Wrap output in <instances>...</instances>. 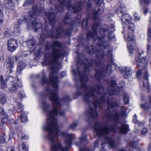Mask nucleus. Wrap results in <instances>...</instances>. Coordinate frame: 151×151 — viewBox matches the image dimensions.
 Wrapping results in <instances>:
<instances>
[{
    "label": "nucleus",
    "instance_id": "obj_53",
    "mask_svg": "<svg viewBox=\"0 0 151 151\" xmlns=\"http://www.w3.org/2000/svg\"><path fill=\"white\" fill-rule=\"evenodd\" d=\"M148 151H151V146L150 145H149Z\"/></svg>",
    "mask_w": 151,
    "mask_h": 151
},
{
    "label": "nucleus",
    "instance_id": "obj_64",
    "mask_svg": "<svg viewBox=\"0 0 151 151\" xmlns=\"http://www.w3.org/2000/svg\"><path fill=\"white\" fill-rule=\"evenodd\" d=\"M24 67H25V65H24Z\"/></svg>",
    "mask_w": 151,
    "mask_h": 151
},
{
    "label": "nucleus",
    "instance_id": "obj_21",
    "mask_svg": "<svg viewBox=\"0 0 151 151\" xmlns=\"http://www.w3.org/2000/svg\"><path fill=\"white\" fill-rule=\"evenodd\" d=\"M102 12L99 9L98 11L94 12L93 14V20L94 22L98 21V15L101 14Z\"/></svg>",
    "mask_w": 151,
    "mask_h": 151
},
{
    "label": "nucleus",
    "instance_id": "obj_13",
    "mask_svg": "<svg viewBox=\"0 0 151 151\" xmlns=\"http://www.w3.org/2000/svg\"><path fill=\"white\" fill-rule=\"evenodd\" d=\"M5 6L7 9L13 10L14 9V4L13 0H4Z\"/></svg>",
    "mask_w": 151,
    "mask_h": 151
},
{
    "label": "nucleus",
    "instance_id": "obj_52",
    "mask_svg": "<svg viewBox=\"0 0 151 151\" xmlns=\"http://www.w3.org/2000/svg\"><path fill=\"white\" fill-rule=\"evenodd\" d=\"M144 10L145 14H146L148 10L147 9V8H144Z\"/></svg>",
    "mask_w": 151,
    "mask_h": 151
},
{
    "label": "nucleus",
    "instance_id": "obj_34",
    "mask_svg": "<svg viewBox=\"0 0 151 151\" xmlns=\"http://www.w3.org/2000/svg\"><path fill=\"white\" fill-rule=\"evenodd\" d=\"M80 151H94V149L93 147H91L88 149L85 147L82 149H81Z\"/></svg>",
    "mask_w": 151,
    "mask_h": 151
},
{
    "label": "nucleus",
    "instance_id": "obj_25",
    "mask_svg": "<svg viewBox=\"0 0 151 151\" xmlns=\"http://www.w3.org/2000/svg\"><path fill=\"white\" fill-rule=\"evenodd\" d=\"M3 8L0 6V24L2 23L4 20V15L2 12Z\"/></svg>",
    "mask_w": 151,
    "mask_h": 151
},
{
    "label": "nucleus",
    "instance_id": "obj_27",
    "mask_svg": "<svg viewBox=\"0 0 151 151\" xmlns=\"http://www.w3.org/2000/svg\"><path fill=\"white\" fill-rule=\"evenodd\" d=\"M21 151H28V148L27 146H26V144L24 143H22L21 145Z\"/></svg>",
    "mask_w": 151,
    "mask_h": 151
},
{
    "label": "nucleus",
    "instance_id": "obj_20",
    "mask_svg": "<svg viewBox=\"0 0 151 151\" xmlns=\"http://www.w3.org/2000/svg\"><path fill=\"white\" fill-rule=\"evenodd\" d=\"M20 117L22 122L23 123H25L27 121V114L26 113L22 112L21 114Z\"/></svg>",
    "mask_w": 151,
    "mask_h": 151
},
{
    "label": "nucleus",
    "instance_id": "obj_40",
    "mask_svg": "<svg viewBox=\"0 0 151 151\" xmlns=\"http://www.w3.org/2000/svg\"><path fill=\"white\" fill-rule=\"evenodd\" d=\"M147 37L148 40H150L151 38V29L150 28L148 29Z\"/></svg>",
    "mask_w": 151,
    "mask_h": 151
},
{
    "label": "nucleus",
    "instance_id": "obj_8",
    "mask_svg": "<svg viewBox=\"0 0 151 151\" xmlns=\"http://www.w3.org/2000/svg\"><path fill=\"white\" fill-rule=\"evenodd\" d=\"M8 50L11 52L14 51L18 47L17 41L15 39H11L8 41Z\"/></svg>",
    "mask_w": 151,
    "mask_h": 151
},
{
    "label": "nucleus",
    "instance_id": "obj_50",
    "mask_svg": "<svg viewBox=\"0 0 151 151\" xmlns=\"http://www.w3.org/2000/svg\"><path fill=\"white\" fill-rule=\"evenodd\" d=\"M60 75L62 78L66 76V73L65 72H63L60 73Z\"/></svg>",
    "mask_w": 151,
    "mask_h": 151
},
{
    "label": "nucleus",
    "instance_id": "obj_56",
    "mask_svg": "<svg viewBox=\"0 0 151 151\" xmlns=\"http://www.w3.org/2000/svg\"><path fill=\"white\" fill-rule=\"evenodd\" d=\"M98 145V144L96 142H95L94 144V147H96Z\"/></svg>",
    "mask_w": 151,
    "mask_h": 151
},
{
    "label": "nucleus",
    "instance_id": "obj_35",
    "mask_svg": "<svg viewBox=\"0 0 151 151\" xmlns=\"http://www.w3.org/2000/svg\"><path fill=\"white\" fill-rule=\"evenodd\" d=\"M148 132V130L146 128H143L141 131V133L142 135H145Z\"/></svg>",
    "mask_w": 151,
    "mask_h": 151
},
{
    "label": "nucleus",
    "instance_id": "obj_38",
    "mask_svg": "<svg viewBox=\"0 0 151 151\" xmlns=\"http://www.w3.org/2000/svg\"><path fill=\"white\" fill-rule=\"evenodd\" d=\"M6 113L4 111L3 109L1 107H0V115H1V116H6Z\"/></svg>",
    "mask_w": 151,
    "mask_h": 151
},
{
    "label": "nucleus",
    "instance_id": "obj_22",
    "mask_svg": "<svg viewBox=\"0 0 151 151\" xmlns=\"http://www.w3.org/2000/svg\"><path fill=\"white\" fill-rule=\"evenodd\" d=\"M36 43V41L34 40H29L26 42V44L29 48H31L34 46Z\"/></svg>",
    "mask_w": 151,
    "mask_h": 151
},
{
    "label": "nucleus",
    "instance_id": "obj_12",
    "mask_svg": "<svg viewBox=\"0 0 151 151\" xmlns=\"http://www.w3.org/2000/svg\"><path fill=\"white\" fill-rule=\"evenodd\" d=\"M144 75V76L143 86L146 88L148 90L150 89V87L148 82V77L149 75L146 69L145 70Z\"/></svg>",
    "mask_w": 151,
    "mask_h": 151
},
{
    "label": "nucleus",
    "instance_id": "obj_33",
    "mask_svg": "<svg viewBox=\"0 0 151 151\" xmlns=\"http://www.w3.org/2000/svg\"><path fill=\"white\" fill-rule=\"evenodd\" d=\"M78 124L76 122H74L72 124L70 125L69 127V128L74 129L75 128L77 127Z\"/></svg>",
    "mask_w": 151,
    "mask_h": 151
},
{
    "label": "nucleus",
    "instance_id": "obj_23",
    "mask_svg": "<svg viewBox=\"0 0 151 151\" xmlns=\"http://www.w3.org/2000/svg\"><path fill=\"white\" fill-rule=\"evenodd\" d=\"M117 9V11L121 13H123L126 11L125 6L124 4H121L119 8Z\"/></svg>",
    "mask_w": 151,
    "mask_h": 151
},
{
    "label": "nucleus",
    "instance_id": "obj_4",
    "mask_svg": "<svg viewBox=\"0 0 151 151\" xmlns=\"http://www.w3.org/2000/svg\"><path fill=\"white\" fill-rule=\"evenodd\" d=\"M21 82L18 79H17L11 76L8 77L6 79V86L11 93L14 92L19 87L21 86Z\"/></svg>",
    "mask_w": 151,
    "mask_h": 151
},
{
    "label": "nucleus",
    "instance_id": "obj_31",
    "mask_svg": "<svg viewBox=\"0 0 151 151\" xmlns=\"http://www.w3.org/2000/svg\"><path fill=\"white\" fill-rule=\"evenodd\" d=\"M0 83L1 85L2 88L4 89L5 87V83L3 79L2 76H0Z\"/></svg>",
    "mask_w": 151,
    "mask_h": 151
},
{
    "label": "nucleus",
    "instance_id": "obj_30",
    "mask_svg": "<svg viewBox=\"0 0 151 151\" xmlns=\"http://www.w3.org/2000/svg\"><path fill=\"white\" fill-rule=\"evenodd\" d=\"M6 137L4 134H1L0 136V142L1 143L5 142Z\"/></svg>",
    "mask_w": 151,
    "mask_h": 151
},
{
    "label": "nucleus",
    "instance_id": "obj_36",
    "mask_svg": "<svg viewBox=\"0 0 151 151\" xmlns=\"http://www.w3.org/2000/svg\"><path fill=\"white\" fill-rule=\"evenodd\" d=\"M73 29L69 28L65 32V35H69L73 32Z\"/></svg>",
    "mask_w": 151,
    "mask_h": 151
},
{
    "label": "nucleus",
    "instance_id": "obj_3",
    "mask_svg": "<svg viewBox=\"0 0 151 151\" xmlns=\"http://www.w3.org/2000/svg\"><path fill=\"white\" fill-rule=\"evenodd\" d=\"M132 18L128 14H123L121 17L122 24L123 25H126L128 27V41L131 43L134 42L133 34L135 28L134 24L131 22Z\"/></svg>",
    "mask_w": 151,
    "mask_h": 151
},
{
    "label": "nucleus",
    "instance_id": "obj_2",
    "mask_svg": "<svg viewBox=\"0 0 151 151\" xmlns=\"http://www.w3.org/2000/svg\"><path fill=\"white\" fill-rule=\"evenodd\" d=\"M38 14L41 16L45 15V20L46 24L45 29H42V32L40 37V40L42 43L44 39L47 37H50L52 38H58L63 33V31L61 26H59L56 30H55V27L53 25L55 22V14L52 12H46L41 10L39 12L38 6L35 5L33 6L32 9L29 12V16L27 17V24L29 27L35 29L37 32L42 26L41 23L36 22L35 16Z\"/></svg>",
    "mask_w": 151,
    "mask_h": 151
},
{
    "label": "nucleus",
    "instance_id": "obj_10",
    "mask_svg": "<svg viewBox=\"0 0 151 151\" xmlns=\"http://www.w3.org/2000/svg\"><path fill=\"white\" fill-rule=\"evenodd\" d=\"M132 70L128 67H125L122 70V72L125 78H127L132 75Z\"/></svg>",
    "mask_w": 151,
    "mask_h": 151
},
{
    "label": "nucleus",
    "instance_id": "obj_26",
    "mask_svg": "<svg viewBox=\"0 0 151 151\" xmlns=\"http://www.w3.org/2000/svg\"><path fill=\"white\" fill-rule=\"evenodd\" d=\"M2 116L3 117V118L1 120L2 123L3 124H6L8 122V117L7 116L6 114V116Z\"/></svg>",
    "mask_w": 151,
    "mask_h": 151
},
{
    "label": "nucleus",
    "instance_id": "obj_49",
    "mask_svg": "<svg viewBox=\"0 0 151 151\" xmlns=\"http://www.w3.org/2000/svg\"><path fill=\"white\" fill-rule=\"evenodd\" d=\"M142 73V72L141 70H138L137 73V77H139L140 76Z\"/></svg>",
    "mask_w": 151,
    "mask_h": 151
},
{
    "label": "nucleus",
    "instance_id": "obj_63",
    "mask_svg": "<svg viewBox=\"0 0 151 151\" xmlns=\"http://www.w3.org/2000/svg\"><path fill=\"white\" fill-rule=\"evenodd\" d=\"M125 35H124V37H125Z\"/></svg>",
    "mask_w": 151,
    "mask_h": 151
},
{
    "label": "nucleus",
    "instance_id": "obj_48",
    "mask_svg": "<svg viewBox=\"0 0 151 151\" xmlns=\"http://www.w3.org/2000/svg\"><path fill=\"white\" fill-rule=\"evenodd\" d=\"M150 47H150V45H147V52L148 53H150L149 51H150Z\"/></svg>",
    "mask_w": 151,
    "mask_h": 151
},
{
    "label": "nucleus",
    "instance_id": "obj_54",
    "mask_svg": "<svg viewBox=\"0 0 151 151\" xmlns=\"http://www.w3.org/2000/svg\"><path fill=\"white\" fill-rule=\"evenodd\" d=\"M72 72H73V73L75 75V76H76V70H73Z\"/></svg>",
    "mask_w": 151,
    "mask_h": 151
},
{
    "label": "nucleus",
    "instance_id": "obj_9",
    "mask_svg": "<svg viewBox=\"0 0 151 151\" xmlns=\"http://www.w3.org/2000/svg\"><path fill=\"white\" fill-rule=\"evenodd\" d=\"M77 19H76L75 21L73 20H72L70 18V15L68 13L65 16L64 19L63 21V23L66 25H69L70 26H73L75 23L77 22Z\"/></svg>",
    "mask_w": 151,
    "mask_h": 151
},
{
    "label": "nucleus",
    "instance_id": "obj_58",
    "mask_svg": "<svg viewBox=\"0 0 151 151\" xmlns=\"http://www.w3.org/2000/svg\"><path fill=\"white\" fill-rule=\"evenodd\" d=\"M119 151H126V150L123 149H120L119 150Z\"/></svg>",
    "mask_w": 151,
    "mask_h": 151
},
{
    "label": "nucleus",
    "instance_id": "obj_59",
    "mask_svg": "<svg viewBox=\"0 0 151 151\" xmlns=\"http://www.w3.org/2000/svg\"><path fill=\"white\" fill-rule=\"evenodd\" d=\"M104 142H103L102 144V147L103 148H104Z\"/></svg>",
    "mask_w": 151,
    "mask_h": 151
},
{
    "label": "nucleus",
    "instance_id": "obj_39",
    "mask_svg": "<svg viewBox=\"0 0 151 151\" xmlns=\"http://www.w3.org/2000/svg\"><path fill=\"white\" fill-rule=\"evenodd\" d=\"M17 106L18 108L21 111L23 112V105L21 103H19L18 104Z\"/></svg>",
    "mask_w": 151,
    "mask_h": 151
},
{
    "label": "nucleus",
    "instance_id": "obj_46",
    "mask_svg": "<svg viewBox=\"0 0 151 151\" xmlns=\"http://www.w3.org/2000/svg\"><path fill=\"white\" fill-rule=\"evenodd\" d=\"M88 24V20L87 19H84L82 22L83 25L86 26Z\"/></svg>",
    "mask_w": 151,
    "mask_h": 151
},
{
    "label": "nucleus",
    "instance_id": "obj_14",
    "mask_svg": "<svg viewBox=\"0 0 151 151\" xmlns=\"http://www.w3.org/2000/svg\"><path fill=\"white\" fill-rule=\"evenodd\" d=\"M65 0H59V6L57 7L56 6V8L58 11H62L64 6L66 5L65 3Z\"/></svg>",
    "mask_w": 151,
    "mask_h": 151
},
{
    "label": "nucleus",
    "instance_id": "obj_29",
    "mask_svg": "<svg viewBox=\"0 0 151 151\" xmlns=\"http://www.w3.org/2000/svg\"><path fill=\"white\" fill-rule=\"evenodd\" d=\"M135 139H134V140L131 142L130 144V146L134 148H137L138 145V142L135 141Z\"/></svg>",
    "mask_w": 151,
    "mask_h": 151
},
{
    "label": "nucleus",
    "instance_id": "obj_37",
    "mask_svg": "<svg viewBox=\"0 0 151 151\" xmlns=\"http://www.w3.org/2000/svg\"><path fill=\"white\" fill-rule=\"evenodd\" d=\"M33 2L32 0H31L30 1H29V0H26L23 6H27V5L32 3Z\"/></svg>",
    "mask_w": 151,
    "mask_h": 151
},
{
    "label": "nucleus",
    "instance_id": "obj_47",
    "mask_svg": "<svg viewBox=\"0 0 151 151\" xmlns=\"http://www.w3.org/2000/svg\"><path fill=\"white\" fill-rule=\"evenodd\" d=\"M58 114L60 116H64L65 115V112L64 111L61 110L59 112Z\"/></svg>",
    "mask_w": 151,
    "mask_h": 151
},
{
    "label": "nucleus",
    "instance_id": "obj_62",
    "mask_svg": "<svg viewBox=\"0 0 151 151\" xmlns=\"http://www.w3.org/2000/svg\"><path fill=\"white\" fill-rule=\"evenodd\" d=\"M134 116H135L136 117V114H134Z\"/></svg>",
    "mask_w": 151,
    "mask_h": 151
},
{
    "label": "nucleus",
    "instance_id": "obj_6",
    "mask_svg": "<svg viewBox=\"0 0 151 151\" xmlns=\"http://www.w3.org/2000/svg\"><path fill=\"white\" fill-rule=\"evenodd\" d=\"M103 67V68H102V67L97 71L96 70V72L95 76V78L96 81H100V80L103 77L104 75L106 74L108 69H110L111 68V66L109 65L104 66ZM96 70L97 69H96Z\"/></svg>",
    "mask_w": 151,
    "mask_h": 151
},
{
    "label": "nucleus",
    "instance_id": "obj_1",
    "mask_svg": "<svg viewBox=\"0 0 151 151\" xmlns=\"http://www.w3.org/2000/svg\"><path fill=\"white\" fill-rule=\"evenodd\" d=\"M89 69H84L83 75H81L79 69H78L79 79L75 78L77 91L75 97L82 96L86 102L93 101V108L89 107L85 112L87 117V121L93 128L94 134L99 137H104V142L112 148L115 147L114 140L107 136L110 131H118L123 134H126L129 130V125L125 122L120 123V116H125L130 110L129 109L121 107L119 114L117 111L111 112L109 108L117 107L118 104L113 100L107 99L109 96L117 95L122 86H116L115 81H111L108 84L110 87L108 88H103L100 84H96L95 88L88 87L86 84L88 81L87 74Z\"/></svg>",
    "mask_w": 151,
    "mask_h": 151
},
{
    "label": "nucleus",
    "instance_id": "obj_16",
    "mask_svg": "<svg viewBox=\"0 0 151 151\" xmlns=\"http://www.w3.org/2000/svg\"><path fill=\"white\" fill-rule=\"evenodd\" d=\"M151 101L148 102L145 104H141L140 105L141 108L143 109L144 110L148 111L151 109Z\"/></svg>",
    "mask_w": 151,
    "mask_h": 151
},
{
    "label": "nucleus",
    "instance_id": "obj_51",
    "mask_svg": "<svg viewBox=\"0 0 151 151\" xmlns=\"http://www.w3.org/2000/svg\"><path fill=\"white\" fill-rule=\"evenodd\" d=\"M13 136V134L11 133H10L9 134V140L12 139Z\"/></svg>",
    "mask_w": 151,
    "mask_h": 151
},
{
    "label": "nucleus",
    "instance_id": "obj_18",
    "mask_svg": "<svg viewBox=\"0 0 151 151\" xmlns=\"http://www.w3.org/2000/svg\"><path fill=\"white\" fill-rule=\"evenodd\" d=\"M111 31L109 33L108 35V39L109 40H111L113 38H114V33L113 32V31L115 30L114 26V24L112 25L111 26Z\"/></svg>",
    "mask_w": 151,
    "mask_h": 151
},
{
    "label": "nucleus",
    "instance_id": "obj_55",
    "mask_svg": "<svg viewBox=\"0 0 151 151\" xmlns=\"http://www.w3.org/2000/svg\"><path fill=\"white\" fill-rule=\"evenodd\" d=\"M133 122L134 123H136L137 122V121L136 118L134 119L133 120Z\"/></svg>",
    "mask_w": 151,
    "mask_h": 151
},
{
    "label": "nucleus",
    "instance_id": "obj_11",
    "mask_svg": "<svg viewBox=\"0 0 151 151\" xmlns=\"http://www.w3.org/2000/svg\"><path fill=\"white\" fill-rule=\"evenodd\" d=\"M82 5L83 2L82 1H80L78 3V4L77 5H76L74 7L70 6V5H69L68 4L67 5V8L69 10L72 9L74 12L77 13L78 11L81 9Z\"/></svg>",
    "mask_w": 151,
    "mask_h": 151
},
{
    "label": "nucleus",
    "instance_id": "obj_60",
    "mask_svg": "<svg viewBox=\"0 0 151 151\" xmlns=\"http://www.w3.org/2000/svg\"><path fill=\"white\" fill-rule=\"evenodd\" d=\"M41 103H47L45 101H43L41 102Z\"/></svg>",
    "mask_w": 151,
    "mask_h": 151
},
{
    "label": "nucleus",
    "instance_id": "obj_44",
    "mask_svg": "<svg viewBox=\"0 0 151 151\" xmlns=\"http://www.w3.org/2000/svg\"><path fill=\"white\" fill-rule=\"evenodd\" d=\"M134 19L135 21H138L140 19V17L137 13H135L134 14Z\"/></svg>",
    "mask_w": 151,
    "mask_h": 151
},
{
    "label": "nucleus",
    "instance_id": "obj_57",
    "mask_svg": "<svg viewBox=\"0 0 151 151\" xmlns=\"http://www.w3.org/2000/svg\"><path fill=\"white\" fill-rule=\"evenodd\" d=\"M17 124V121H16V122H14L13 124H12V126H14L15 125Z\"/></svg>",
    "mask_w": 151,
    "mask_h": 151
},
{
    "label": "nucleus",
    "instance_id": "obj_32",
    "mask_svg": "<svg viewBox=\"0 0 151 151\" xmlns=\"http://www.w3.org/2000/svg\"><path fill=\"white\" fill-rule=\"evenodd\" d=\"M26 20L25 19L22 18L19 19L17 21L18 25L19 26L22 24L24 23L25 22Z\"/></svg>",
    "mask_w": 151,
    "mask_h": 151
},
{
    "label": "nucleus",
    "instance_id": "obj_61",
    "mask_svg": "<svg viewBox=\"0 0 151 151\" xmlns=\"http://www.w3.org/2000/svg\"><path fill=\"white\" fill-rule=\"evenodd\" d=\"M22 64H24L23 63H20V64L19 65H21Z\"/></svg>",
    "mask_w": 151,
    "mask_h": 151
},
{
    "label": "nucleus",
    "instance_id": "obj_17",
    "mask_svg": "<svg viewBox=\"0 0 151 151\" xmlns=\"http://www.w3.org/2000/svg\"><path fill=\"white\" fill-rule=\"evenodd\" d=\"M127 36H128V35ZM133 40L134 41V42H133V43H131L128 41V37H127V44L128 49L130 53H132V51L134 50L133 48L131 45L133 44L135 42L134 37V36L133 35Z\"/></svg>",
    "mask_w": 151,
    "mask_h": 151
},
{
    "label": "nucleus",
    "instance_id": "obj_15",
    "mask_svg": "<svg viewBox=\"0 0 151 151\" xmlns=\"http://www.w3.org/2000/svg\"><path fill=\"white\" fill-rule=\"evenodd\" d=\"M103 0H99L97 1H96V0H89V2L87 3V6L88 8H91V3L95 2L98 6H100L103 4Z\"/></svg>",
    "mask_w": 151,
    "mask_h": 151
},
{
    "label": "nucleus",
    "instance_id": "obj_43",
    "mask_svg": "<svg viewBox=\"0 0 151 151\" xmlns=\"http://www.w3.org/2000/svg\"><path fill=\"white\" fill-rule=\"evenodd\" d=\"M18 95L20 98H23L25 95V93L23 92H20L18 93Z\"/></svg>",
    "mask_w": 151,
    "mask_h": 151
},
{
    "label": "nucleus",
    "instance_id": "obj_24",
    "mask_svg": "<svg viewBox=\"0 0 151 151\" xmlns=\"http://www.w3.org/2000/svg\"><path fill=\"white\" fill-rule=\"evenodd\" d=\"M87 140L86 136L85 135L82 136L80 138V142L76 143V145L77 146H79L81 145L82 143L86 141Z\"/></svg>",
    "mask_w": 151,
    "mask_h": 151
},
{
    "label": "nucleus",
    "instance_id": "obj_19",
    "mask_svg": "<svg viewBox=\"0 0 151 151\" xmlns=\"http://www.w3.org/2000/svg\"><path fill=\"white\" fill-rule=\"evenodd\" d=\"M0 97H1L0 101L1 103L3 104H5L7 99L6 96L1 91H0Z\"/></svg>",
    "mask_w": 151,
    "mask_h": 151
},
{
    "label": "nucleus",
    "instance_id": "obj_41",
    "mask_svg": "<svg viewBox=\"0 0 151 151\" xmlns=\"http://www.w3.org/2000/svg\"><path fill=\"white\" fill-rule=\"evenodd\" d=\"M18 137L19 138H20V139L27 140L29 139L27 135L24 134L22 135V137L21 138H20V137H19V136H18Z\"/></svg>",
    "mask_w": 151,
    "mask_h": 151
},
{
    "label": "nucleus",
    "instance_id": "obj_7",
    "mask_svg": "<svg viewBox=\"0 0 151 151\" xmlns=\"http://www.w3.org/2000/svg\"><path fill=\"white\" fill-rule=\"evenodd\" d=\"M14 59L12 57H8L5 64V66L7 69V73L10 74L13 72L14 68Z\"/></svg>",
    "mask_w": 151,
    "mask_h": 151
},
{
    "label": "nucleus",
    "instance_id": "obj_42",
    "mask_svg": "<svg viewBox=\"0 0 151 151\" xmlns=\"http://www.w3.org/2000/svg\"><path fill=\"white\" fill-rule=\"evenodd\" d=\"M151 2V0H143V1H140L141 4H143V3L145 4H148Z\"/></svg>",
    "mask_w": 151,
    "mask_h": 151
},
{
    "label": "nucleus",
    "instance_id": "obj_45",
    "mask_svg": "<svg viewBox=\"0 0 151 151\" xmlns=\"http://www.w3.org/2000/svg\"><path fill=\"white\" fill-rule=\"evenodd\" d=\"M7 151H15L14 150V148L13 146H10L8 147L7 150Z\"/></svg>",
    "mask_w": 151,
    "mask_h": 151
},
{
    "label": "nucleus",
    "instance_id": "obj_5",
    "mask_svg": "<svg viewBox=\"0 0 151 151\" xmlns=\"http://www.w3.org/2000/svg\"><path fill=\"white\" fill-rule=\"evenodd\" d=\"M135 60L137 65L140 67L141 68H143L147 66V60L146 59V57L144 56L143 52L137 55Z\"/></svg>",
    "mask_w": 151,
    "mask_h": 151
},
{
    "label": "nucleus",
    "instance_id": "obj_28",
    "mask_svg": "<svg viewBox=\"0 0 151 151\" xmlns=\"http://www.w3.org/2000/svg\"><path fill=\"white\" fill-rule=\"evenodd\" d=\"M124 101L125 104H127L129 101V97L127 94H124Z\"/></svg>",
    "mask_w": 151,
    "mask_h": 151
}]
</instances>
